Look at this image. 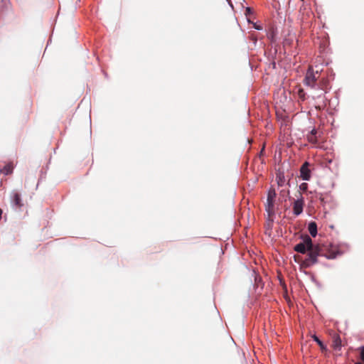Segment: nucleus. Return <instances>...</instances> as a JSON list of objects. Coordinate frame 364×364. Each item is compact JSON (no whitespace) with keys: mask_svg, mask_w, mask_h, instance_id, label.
Returning <instances> with one entry per match:
<instances>
[{"mask_svg":"<svg viewBox=\"0 0 364 364\" xmlns=\"http://www.w3.org/2000/svg\"><path fill=\"white\" fill-rule=\"evenodd\" d=\"M328 81L326 78H322L317 82V86L316 89L324 90L327 88Z\"/></svg>","mask_w":364,"mask_h":364,"instance_id":"nucleus-10","label":"nucleus"},{"mask_svg":"<svg viewBox=\"0 0 364 364\" xmlns=\"http://www.w3.org/2000/svg\"><path fill=\"white\" fill-rule=\"evenodd\" d=\"M309 166V164L305 162L300 168V177L304 181H309L311 178V171Z\"/></svg>","mask_w":364,"mask_h":364,"instance_id":"nucleus-5","label":"nucleus"},{"mask_svg":"<svg viewBox=\"0 0 364 364\" xmlns=\"http://www.w3.org/2000/svg\"><path fill=\"white\" fill-rule=\"evenodd\" d=\"M305 92L304 91L303 89H300L299 90V92H298V95H299V97L301 100H305Z\"/></svg>","mask_w":364,"mask_h":364,"instance_id":"nucleus-13","label":"nucleus"},{"mask_svg":"<svg viewBox=\"0 0 364 364\" xmlns=\"http://www.w3.org/2000/svg\"><path fill=\"white\" fill-rule=\"evenodd\" d=\"M333 347L335 350H341V339L338 335H335L333 337Z\"/></svg>","mask_w":364,"mask_h":364,"instance_id":"nucleus-8","label":"nucleus"},{"mask_svg":"<svg viewBox=\"0 0 364 364\" xmlns=\"http://www.w3.org/2000/svg\"><path fill=\"white\" fill-rule=\"evenodd\" d=\"M308 230H309L310 235L312 237H316V235L317 234V225H316V223L311 222L309 224Z\"/></svg>","mask_w":364,"mask_h":364,"instance_id":"nucleus-9","label":"nucleus"},{"mask_svg":"<svg viewBox=\"0 0 364 364\" xmlns=\"http://www.w3.org/2000/svg\"><path fill=\"white\" fill-rule=\"evenodd\" d=\"M246 11H247V12H250V9L247 8Z\"/></svg>","mask_w":364,"mask_h":364,"instance_id":"nucleus-18","label":"nucleus"},{"mask_svg":"<svg viewBox=\"0 0 364 364\" xmlns=\"http://www.w3.org/2000/svg\"><path fill=\"white\" fill-rule=\"evenodd\" d=\"M316 131L315 129H313L311 132V134L308 136L309 141L311 142H315L316 139L314 135L316 134Z\"/></svg>","mask_w":364,"mask_h":364,"instance_id":"nucleus-11","label":"nucleus"},{"mask_svg":"<svg viewBox=\"0 0 364 364\" xmlns=\"http://www.w3.org/2000/svg\"><path fill=\"white\" fill-rule=\"evenodd\" d=\"M276 181L279 186L283 187L285 186L286 179L284 177V174L282 172H279L276 176Z\"/></svg>","mask_w":364,"mask_h":364,"instance_id":"nucleus-7","label":"nucleus"},{"mask_svg":"<svg viewBox=\"0 0 364 364\" xmlns=\"http://www.w3.org/2000/svg\"><path fill=\"white\" fill-rule=\"evenodd\" d=\"M313 339L321 346V348H323V343L319 340V338L316 336H313Z\"/></svg>","mask_w":364,"mask_h":364,"instance_id":"nucleus-15","label":"nucleus"},{"mask_svg":"<svg viewBox=\"0 0 364 364\" xmlns=\"http://www.w3.org/2000/svg\"><path fill=\"white\" fill-rule=\"evenodd\" d=\"M355 364H363V363H355Z\"/></svg>","mask_w":364,"mask_h":364,"instance_id":"nucleus-19","label":"nucleus"},{"mask_svg":"<svg viewBox=\"0 0 364 364\" xmlns=\"http://www.w3.org/2000/svg\"><path fill=\"white\" fill-rule=\"evenodd\" d=\"M254 28L257 30H261L262 27L260 26L257 25L256 23H254Z\"/></svg>","mask_w":364,"mask_h":364,"instance_id":"nucleus-17","label":"nucleus"},{"mask_svg":"<svg viewBox=\"0 0 364 364\" xmlns=\"http://www.w3.org/2000/svg\"><path fill=\"white\" fill-rule=\"evenodd\" d=\"M11 203L16 208L23 206L21 194L17 191H13L11 196Z\"/></svg>","mask_w":364,"mask_h":364,"instance_id":"nucleus-6","label":"nucleus"},{"mask_svg":"<svg viewBox=\"0 0 364 364\" xmlns=\"http://www.w3.org/2000/svg\"><path fill=\"white\" fill-rule=\"evenodd\" d=\"M294 250L304 254L307 252L306 257L303 259L302 263L305 267H310L317 262V257L323 256L329 259L334 258L335 255H326L324 250L318 245H314L309 237H306L302 242L297 244L294 247Z\"/></svg>","mask_w":364,"mask_h":364,"instance_id":"nucleus-1","label":"nucleus"},{"mask_svg":"<svg viewBox=\"0 0 364 364\" xmlns=\"http://www.w3.org/2000/svg\"><path fill=\"white\" fill-rule=\"evenodd\" d=\"M360 358L364 361V347L361 348L360 350Z\"/></svg>","mask_w":364,"mask_h":364,"instance_id":"nucleus-16","label":"nucleus"},{"mask_svg":"<svg viewBox=\"0 0 364 364\" xmlns=\"http://www.w3.org/2000/svg\"><path fill=\"white\" fill-rule=\"evenodd\" d=\"M276 191L275 189L273 188H271L267 194V205H266V210L268 212L269 215L272 214L274 212V201L276 198Z\"/></svg>","mask_w":364,"mask_h":364,"instance_id":"nucleus-3","label":"nucleus"},{"mask_svg":"<svg viewBox=\"0 0 364 364\" xmlns=\"http://www.w3.org/2000/svg\"><path fill=\"white\" fill-rule=\"evenodd\" d=\"M304 206V199L301 195L299 198L294 200L293 204V213L295 215H299L302 212Z\"/></svg>","mask_w":364,"mask_h":364,"instance_id":"nucleus-4","label":"nucleus"},{"mask_svg":"<svg viewBox=\"0 0 364 364\" xmlns=\"http://www.w3.org/2000/svg\"><path fill=\"white\" fill-rule=\"evenodd\" d=\"M319 78V71H314L312 67H309L304 79V84L311 88H316L317 81Z\"/></svg>","mask_w":364,"mask_h":364,"instance_id":"nucleus-2","label":"nucleus"},{"mask_svg":"<svg viewBox=\"0 0 364 364\" xmlns=\"http://www.w3.org/2000/svg\"><path fill=\"white\" fill-rule=\"evenodd\" d=\"M308 183H302L300 186H299V190L303 191V192H306L307 190H308Z\"/></svg>","mask_w":364,"mask_h":364,"instance_id":"nucleus-12","label":"nucleus"},{"mask_svg":"<svg viewBox=\"0 0 364 364\" xmlns=\"http://www.w3.org/2000/svg\"><path fill=\"white\" fill-rule=\"evenodd\" d=\"M13 167L10 165L4 167L3 171L5 174H9L11 172Z\"/></svg>","mask_w":364,"mask_h":364,"instance_id":"nucleus-14","label":"nucleus"}]
</instances>
